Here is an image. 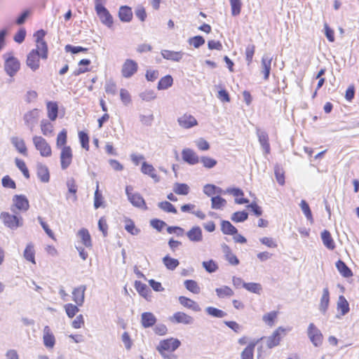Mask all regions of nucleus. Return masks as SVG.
<instances>
[{
  "label": "nucleus",
  "instance_id": "37",
  "mask_svg": "<svg viewBox=\"0 0 359 359\" xmlns=\"http://www.w3.org/2000/svg\"><path fill=\"white\" fill-rule=\"evenodd\" d=\"M221 231L226 235H235L237 233V229L230 222L222 220L221 222Z\"/></svg>",
  "mask_w": 359,
  "mask_h": 359
},
{
  "label": "nucleus",
  "instance_id": "17",
  "mask_svg": "<svg viewBox=\"0 0 359 359\" xmlns=\"http://www.w3.org/2000/svg\"><path fill=\"white\" fill-rule=\"evenodd\" d=\"M43 341L48 348H53L55 344V338L49 326L44 327L43 330Z\"/></svg>",
  "mask_w": 359,
  "mask_h": 359
},
{
  "label": "nucleus",
  "instance_id": "25",
  "mask_svg": "<svg viewBox=\"0 0 359 359\" xmlns=\"http://www.w3.org/2000/svg\"><path fill=\"white\" fill-rule=\"evenodd\" d=\"M257 135L263 150L266 154H269L270 152V145L269 143V137L267 133L265 131L257 129Z\"/></svg>",
  "mask_w": 359,
  "mask_h": 359
},
{
  "label": "nucleus",
  "instance_id": "38",
  "mask_svg": "<svg viewBox=\"0 0 359 359\" xmlns=\"http://www.w3.org/2000/svg\"><path fill=\"white\" fill-rule=\"evenodd\" d=\"M336 267L339 272L345 278H349L353 276L351 269L341 260H339L336 263Z\"/></svg>",
  "mask_w": 359,
  "mask_h": 359
},
{
  "label": "nucleus",
  "instance_id": "61",
  "mask_svg": "<svg viewBox=\"0 0 359 359\" xmlns=\"http://www.w3.org/2000/svg\"><path fill=\"white\" fill-rule=\"evenodd\" d=\"M140 98L143 101L150 102L156 97V95L153 90H147L140 94Z\"/></svg>",
  "mask_w": 359,
  "mask_h": 359
},
{
  "label": "nucleus",
  "instance_id": "56",
  "mask_svg": "<svg viewBox=\"0 0 359 359\" xmlns=\"http://www.w3.org/2000/svg\"><path fill=\"white\" fill-rule=\"evenodd\" d=\"M158 207L166 212L177 213V210L172 204L168 201H163L158 203Z\"/></svg>",
  "mask_w": 359,
  "mask_h": 359
},
{
  "label": "nucleus",
  "instance_id": "41",
  "mask_svg": "<svg viewBox=\"0 0 359 359\" xmlns=\"http://www.w3.org/2000/svg\"><path fill=\"white\" fill-rule=\"evenodd\" d=\"M226 205V201L219 196L211 198V208L215 210L222 209Z\"/></svg>",
  "mask_w": 359,
  "mask_h": 359
},
{
  "label": "nucleus",
  "instance_id": "8",
  "mask_svg": "<svg viewBox=\"0 0 359 359\" xmlns=\"http://www.w3.org/2000/svg\"><path fill=\"white\" fill-rule=\"evenodd\" d=\"M308 337L316 347H318L322 345L323 341V336L320 330L313 324L310 323L307 329Z\"/></svg>",
  "mask_w": 359,
  "mask_h": 359
},
{
  "label": "nucleus",
  "instance_id": "59",
  "mask_svg": "<svg viewBox=\"0 0 359 359\" xmlns=\"http://www.w3.org/2000/svg\"><path fill=\"white\" fill-rule=\"evenodd\" d=\"M104 89L107 94L114 95L117 91L116 84L112 79H109L105 83Z\"/></svg>",
  "mask_w": 359,
  "mask_h": 359
},
{
  "label": "nucleus",
  "instance_id": "10",
  "mask_svg": "<svg viewBox=\"0 0 359 359\" xmlns=\"http://www.w3.org/2000/svg\"><path fill=\"white\" fill-rule=\"evenodd\" d=\"M138 69V64L132 59H126L121 67V75L123 78L129 79L135 75Z\"/></svg>",
  "mask_w": 359,
  "mask_h": 359
},
{
  "label": "nucleus",
  "instance_id": "30",
  "mask_svg": "<svg viewBox=\"0 0 359 359\" xmlns=\"http://www.w3.org/2000/svg\"><path fill=\"white\" fill-rule=\"evenodd\" d=\"M337 309L338 311H340L341 316H345L350 311L349 304L343 295H340L338 298Z\"/></svg>",
  "mask_w": 359,
  "mask_h": 359
},
{
  "label": "nucleus",
  "instance_id": "42",
  "mask_svg": "<svg viewBox=\"0 0 359 359\" xmlns=\"http://www.w3.org/2000/svg\"><path fill=\"white\" fill-rule=\"evenodd\" d=\"M173 79L170 75H166L162 77L158 81L157 88L158 90H165L168 89L172 85Z\"/></svg>",
  "mask_w": 359,
  "mask_h": 359
},
{
  "label": "nucleus",
  "instance_id": "34",
  "mask_svg": "<svg viewBox=\"0 0 359 359\" xmlns=\"http://www.w3.org/2000/svg\"><path fill=\"white\" fill-rule=\"evenodd\" d=\"M321 239L323 245L329 250H334L335 248V244L334 240L332 238V236L327 230H324L321 232Z\"/></svg>",
  "mask_w": 359,
  "mask_h": 359
},
{
  "label": "nucleus",
  "instance_id": "40",
  "mask_svg": "<svg viewBox=\"0 0 359 359\" xmlns=\"http://www.w3.org/2000/svg\"><path fill=\"white\" fill-rule=\"evenodd\" d=\"M135 287L136 290L139 292V294L144 298H147L151 293L150 289L147 287V285L144 283H142L140 281H135Z\"/></svg>",
  "mask_w": 359,
  "mask_h": 359
},
{
  "label": "nucleus",
  "instance_id": "18",
  "mask_svg": "<svg viewBox=\"0 0 359 359\" xmlns=\"http://www.w3.org/2000/svg\"><path fill=\"white\" fill-rule=\"evenodd\" d=\"M222 251L224 255L225 259L233 266H237L240 262L237 257L232 252L231 248L226 243L221 245Z\"/></svg>",
  "mask_w": 359,
  "mask_h": 359
},
{
  "label": "nucleus",
  "instance_id": "3",
  "mask_svg": "<svg viewBox=\"0 0 359 359\" xmlns=\"http://www.w3.org/2000/svg\"><path fill=\"white\" fill-rule=\"evenodd\" d=\"M4 59V71L11 77L15 76L20 70V61L11 53H6L3 55Z\"/></svg>",
  "mask_w": 359,
  "mask_h": 359
},
{
  "label": "nucleus",
  "instance_id": "2",
  "mask_svg": "<svg viewBox=\"0 0 359 359\" xmlns=\"http://www.w3.org/2000/svg\"><path fill=\"white\" fill-rule=\"evenodd\" d=\"M106 0H95V9L102 23L108 27H111L113 25V18L108 10L103 6Z\"/></svg>",
  "mask_w": 359,
  "mask_h": 359
},
{
  "label": "nucleus",
  "instance_id": "58",
  "mask_svg": "<svg viewBox=\"0 0 359 359\" xmlns=\"http://www.w3.org/2000/svg\"><path fill=\"white\" fill-rule=\"evenodd\" d=\"M15 162L16 166L22 172L25 177H26L27 179H29V170L26 166L25 161L16 158L15 160Z\"/></svg>",
  "mask_w": 359,
  "mask_h": 359
},
{
  "label": "nucleus",
  "instance_id": "53",
  "mask_svg": "<svg viewBox=\"0 0 359 359\" xmlns=\"http://www.w3.org/2000/svg\"><path fill=\"white\" fill-rule=\"evenodd\" d=\"M248 217V214L245 211H238L232 214L231 219L233 222H243Z\"/></svg>",
  "mask_w": 359,
  "mask_h": 359
},
{
  "label": "nucleus",
  "instance_id": "55",
  "mask_svg": "<svg viewBox=\"0 0 359 359\" xmlns=\"http://www.w3.org/2000/svg\"><path fill=\"white\" fill-rule=\"evenodd\" d=\"M67 143V130L63 129L61 132L57 135L56 140V147L57 148H62L66 146Z\"/></svg>",
  "mask_w": 359,
  "mask_h": 359
},
{
  "label": "nucleus",
  "instance_id": "63",
  "mask_svg": "<svg viewBox=\"0 0 359 359\" xmlns=\"http://www.w3.org/2000/svg\"><path fill=\"white\" fill-rule=\"evenodd\" d=\"M125 229L132 235H137L140 233V229L136 228L134 222L130 219L126 221Z\"/></svg>",
  "mask_w": 359,
  "mask_h": 359
},
{
  "label": "nucleus",
  "instance_id": "57",
  "mask_svg": "<svg viewBox=\"0 0 359 359\" xmlns=\"http://www.w3.org/2000/svg\"><path fill=\"white\" fill-rule=\"evenodd\" d=\"M300 207L307 219L310 221L311 223H312L313 219L311 209L308 203L304 200H302L300 203Z\"/></svg>",
  "mask_w": 359,
  "mask_h": 359
},
{
  "label": "nucleus",
  "instance_id": "12",
  "mask_svg": "<svg viewBox=\"0 0 359 359\" xmlns=\"http://www.w3.org/2000/svg\"><path fill=\"white\" fill-rule=\"evenodd\" d=\"M169 320L172 323L191 325L194 323V319L192 316H189L184 312L178 311L170 316Z\"/></svg>",
  "mask_w": 359,
  "mask_h": 359
},
{
  "label": "nucleus",
  "instance_id": "13",
  "mask_svg": "<svg viewBox=\"0 0 359 359\" xmlns=\"http://www.w3.org/2000/svg\"><path fill=\"white\" fill-rule=\"evenodd\" d=\"M86 285H81L73 289L72 300L77 306H83L85 301V292L86 290Z\"/></svg>",
  "mask_w": 359,
  "mask_h": 359
},
{
  "label": "nucleus",
  "instance_id": "48",
  "mask_svg": "<svg viewBox=\"0 0 359 359\" xmlns=\"http://www.w3.org/2000/svg\"><path fill=\"white\" fill-rule=\"evenodd\" d=\"M243 287L248 291L259 294L262 290V286L257 283H248L243 284Z\"/></svg>",
  "mask_w": 359,
  "mask_h": 359
},
{
  "label": "nucleus",
  "instance_id": "51",
  "mask_svg": "<svg viewBox=\"0 0 359 359\" xmlns=\"http://www.w3.org/2000/svg\"><path fill=\"white\" fill-rule=\"evenodd\" d=\"M79 306L73 304H67L64 306L65 311L69 318H72L79 311Z\"/></svg>",
  "mask_w": 359,
  "mask_h": 359
},
{
  "label": "nucleus",
  "instance_id": "27",
  "mask_svg": "<svg viewBox=\"0 0 359 359\" xmlns=\"http://www.w3.org/2000/svg\"><path fill=\"white\" fill-rule=\"evenodd\" d=\"M156 323V318L151 312H144L141 315V323L144 328L152 327Z\"/></svg>",
  "mask_w": 359,
  "mask_h": 359
},
{
  "label": "nucleus",
  "instance_id": "14",
  "mask_svg": "<svg viewBox=\"0 0 359 359\" xmlns=\"http://www.w3.org/2000/svg\"><path fill=\"white\" fill-rule=\"evenodd\" d=\"M177 123L180 127L184 129H189L198 125V121L195 117L187 113L177 118Z\"/></svg>",
  "mask_w": 359,
  "mask_h": 359
},
{
  "label": "nucleus",
  "instance_id": "52",
  "mask_svg": "<svg viewBox=\"0 0 359 359\" xmlns=\"http://www.w3.org/2000/svg\"><path fill=\"white\" fill-rule=\"evenodd\" d=\"M103 196L99 191V182H96V190L94 194V207L95 209L99 208L102 205Z\"/></svg>",
  "mask_w": 359,
  "mask_h": 359
},
{
  "label": "nucleus",
  "instance_id": "4",
  "mask_svg": "<svg viewBox=\"0 0 359 359\" xmlns=\"http://www.w3.org/2000/svg\"><path fill=\"white\" fill-rule=\"evenodd\" d=\"M32 142L35 149L42 157H50L52 155L51 147L43 137L34 135Z\"/></svg>",
  "mask_w": 359,
  "mask_h": 359
},
{
  "label": "nucleus",
  "instance_id": "23",
  "mask_svg": "<svg viewBox=\"0 0 359 359\" xmlns=\"http://www.w3.org/2000/svg\"><path fill=\"white\" fill-rule=\"evenodd\" d=\"M11 142L20 154L25 156H27V149L23 139L13 136L11 138Z\"/></svg>",
  "mask_w": 359,
  "mask_h": 359
},
{
  "label": "nucleus",
  "instance_id": "5",
  "mask_svg": "<svg viewBox=\"0 0 359 359\" xmlns=\"http://www.w3.org/2000/svg\"><path fill=\"white\" fill-rule=\"evenodd\" d=\"M0 219L6 226L11 229H16L17 228L22 226V221L21 217L16 215H11L6 212H2L0 215Z\"/></svg>",
  "mask_w": 359,
  "mask_h": 359
},
{
  "label": "nucleus",
  "instance_id": "50",
  "mask_svg": "<svg viewBox=\"0 0 359 359\" xmlns=\"http://www.w3.org/2000/svg\"><path fill=\"white\" fill-rule=\"evenodd\" d=\"M206 313L215 318H222L226 316V313L222 310L218 309L217 308L212 306H208L205 309Z\"/></svg>",
  "mask_w": 359,
  "mask_h": 359
},
{
  "label": "nucleus",
  "instance_id": "39",
  "mask_svg": "<svg viewBox=\"0 0 359 359\" xmlns=\"http://www.w3.org/2000/svg\"><path fill=\"white\" fill-rule=\"evenodd\" d=\"M24 257L27 261L35 264V251L34 248V245L32 243H29L27 245L25 250L24 251Z\"/></svg>",
  "mask_w": 359,
  "mask_h": 359
},
{
  "label": "nucleus",
  "instance_id": "45",
  "mask_svg": "<svg viewBox=\"0 0 359 359\" xmlns=\"http://www.w3.org/2000/svg\"><path fill=\"white\" fill-rule=\"evenodd\" d=\"M189 187L184 183H175L173 186V191L178 195H187L189 192Z\"/></svg>",
  "mask_w": 359,
  "mask_h": 359
},
{
  "label": "nucleus",
  "instance_id": "9",
  "mask_svg": "<svg viewBox=\"0 0 359 359\" xmlns=\"http://www.w3.org/2000/svg\"><path fill=\"white\" fill-rule=\"evenodd\" d=\"M39 116L40 111L38 109H31L23 115L25 125L30 130V131H33L34 127L38 123Z\"/></svg>",
  "mask_w": 359,
  "mask_h": 359
},
{
  "label": "nucleus",
  "instance_id": "44",
  "mask_svg": "<svg viewBox=\"0 0 359 359\" xmlns=\"http://www.w3.org/2000/svg\"><path fill=\"white\" fill-rule=\"evenodd\" d=\"M215 292L219 298L229 297L234 294L231 288L226 285L217 288Z\"/></svg>",
  "mask_w": 359,
  "mask_h": 359
},
{
  "label": "nucleus",
  "instance_id": "1",
  "mask_svg": "<svg viewBox=\"0 0 359 359\" xmlns=\"http://www.w3.org/2000/svg\"><path fill=\"white\" fill-rule=\"evenodd\" d=\"M291 327H278L273 333L267 337H262L261 340H265L266 346L272 348L279 345L281 339L286 334L287 332L291 330Z\"/></svg>",
  "mask_w": 359,
  "mask_h": 359
},
{
  "label": "nucleus",
  "instance_id": "29",
  "mask_svg": "<svg viewBox=\"0 0 359 359\" xmlns=\"http://www.w3.org/2000/svg\"><path fill=\"white\" fill-rule=\"evenodd\" d=\"M272 57L268 55H264L262 58V68L264 74V80H268L271 65Z\"/></svg>",
  "mask_w": 359,
  "mask_h": 359
},
{
  "label": "nucleus",
  "instance_id": "19",
  "mask_svg": "<svg viewBox=\"0 0 359 359\" xmlns=\"http://www.w3.org/2000/svg\"><path fill=\"white\" fill-rule=\"evenodd\" d=\"M141 172L144 175H149L156 183L160 181V177L156 173V169L154 167L146 161H144L142 164Z\"/></svg>",
  "mask_w": 359,
  "mask_h": 359
},
{
  "label": "nucleus",
  "instance_id": "33",
  "mask_svg": "<svg viewBox=\"0 0 359 359\" xmlns=\"http://www.w3.org/2000/svg\"><path fill=\"white\" fill-rule=\"evenodd\" d=\"M41 133L46 137L53 135V125L47 119H42L40 123Z\"/></svg>",
  "mask_w": 359,
  "mask_h": 359
},
{
  "label": "nucleus",
  "instance_id": "16",
  "mask_svg": "<svg viewBox=\"0 0 359 359\" xmlns=\"http://www.w3.org/2000/svg\"><path fill=\"white\" fill-rule=\"evenodd\" d=\"M182 160L189 165H195L199 162V157L191 149L186 148L182 151Z\"/></svg>",
  "mask_w": 359,
  "mask_h": 359
},
{
  "label": "nucleus",
  "instance_id": "15",
  "mask_svg": "<svg viewBox=\"0 0 359 359\" xmlns=\"http://www.w3.org/2000/svg\"><path fill=\"white\" fill-rule=\"evenodd\" d=\"M40 58L41 55L36 53V50H31L27 56L26 65L35 72L40 67Z\"/></svg>",
  "mask_w": 359,
  "mask_h": 359
},
{
  "label": "nucleus",
  "instance_id": "22",
  "mask_svg": "<svg viewBox=\"0 0 359 359\" xmlns=\"http://www.w3.org/2000/svg\"><path fill=\"white\" fill-rule=\"evenodd\" d=\"M184 55V53L182 51H174L170 50H163L161 51V55L164 59L173 62H180L182 59Z\"/></svg>",
  "mask_w": 359,
  "mask_h": 359
},
{
  "label": "nucleus",
  "instance_id": "26",
  "mask_svg": "<svg viewBox=\"0 0 359 359\" xmlns=\"http://www.w3.org/2000/svg\"><path fill=\"white\" fill-rule=\"evenodd\" d=\"M47 116L50 121L56 120L58 114V105L56 102L48 101L46 102Z\"/></svg>",
  "mask_w": 359,
  "mask_h": 359
},
{
  "label": "nucleus",
  "instance_id": "24",
  "mask_svg": "<svg viewBox=\"0 0 359 359\" xmlns=\"http://www.w3.org/2000/svg\"><path fill=\"white\" fill-rule=\"evenodd\" d=\"M330 304V292L327 287L323 290V294L319 304V310L323 314H325Z\"/></svg>",
  "mask_w": 359,
  "mask_h": 359
},
{
  "label": "nucleus",
  "instance_id": "6",
  "mask_svg": "<svg viewBox=\"0 0 359 359\" xmlns=\"http://www.w3.org/2000/svg\"><path fill=\"white\" fill-rule=\"evenodd\" d=\"M181 342L179 339L175 338H170L161 340L156 347L159 353H165V351L173 352L179 348Z\"/></svg>",
  "mask_w": 359,
  "mask_h": 359
},
{
  "label": "nucleus",
  "instance_id": "32",
  "mask_svg": "<svg viewBox=\"0 0 359 359\" xmlns=\"http://www.w3.org/2000/svg\"><path fill=\"white\" fill-rule=\"evenodd\" d=\"M36 172L38 177L42 182H48L50 180L49 171L45 165L38 163L36 165Z\"/></svg>",
  "mask_w": 359,
  "mask_h": 359
},
{
  "label": "nucleus",
  "instance_id": "47",
  "mask_svg": "<svg viewBox=\"0 0 359 359\" xmlns=\"http://www.w3.org/2000/svg\"><path fill=\"white\" fill-rule=\"evenodd\" d=\"M277 311H271L264 314L262 316V320L269 327H272L275 324V320L277 318Z\"/></svg>",
  "mask_w": 359,
  "mask_h": 359
},
{
  "label": "nucleus",
  "instance_id": "11",
  "mask_svg": "<svg viewBox=\"0 0 359 359\" xmlns=\"http://www.w3.org/2000/svg\"><path fill=\"white\" fill-rule=\"evenodd\" d=\"M73 158L72 151L70 147H63L61 148L60 165L62 170H66L72 163Z\"/></svg>",
  "mask_w": 359,
  "mask_h": 359
},
{
  "label": "nucleus",
  "instance_id": "60",
  "mask_svg": "<svg viewBox=\"0 0 359 359\" xmlns=\"http://www.w3.org/2000/svg\"><path fill=\"white\" fill-rule=\"evenodd\" d=\"M203 266L208 273H214L218 269L217 264L212 259L202 263Z\"/></svg>",
  "mask_w": 359,
  "mask_h": 359
},
{
  "label": "nucleus",
  "instance_id": "31",
  "mask_svg": "<svg viewBox=\"0 0 359 359\" xmlns=\"http://www.w3.org/2000/svg\"><path fill=\"white\" fill-rule=\"evenodd\" d=\"M179 302L184 307L191 309L194 311H200L201 307L194 300L184 296L179 297Z\"/></svg>",
  "mask_w": 359,
  "mask_h": 359
},
{
  "label": "nucleus",
  "instance_id": "43",
  "mask_svg": "<svg viewBox=\"0 0 359 359\" xmlns=\"http://www.w3.org/2000/svg\"><path fill=\"white\" fill-rule=\"evenodd\" d=\"M78 236L80 237V238L81 239V242L86 247H91V238L90 233L87 229H82L79 230L78 232Z\"/></svg>",
  "mask_w": 359,
  "mask_h": 359
},
{
  "label": "nucleus",
  "instance_id": "7",
  "mask_svg": "<svg viewBox=\"0 0 359 359\" xmlns=\"http://www.w3.org/2000/svg\"><path fill=\"white\" fill-rule=\"evenodd\" d=\"M133 187L127 186L126 187V194L128 196V201L133 204V205L147 210V207L142 196L138 193H133Z\"/></svg>",
  "mask_w": 359,
  "mask_h": 359
},
{
  "label": "nucleus",
  "instance_id": "35",
  "mask_svg": "<svg viewBox=\"0 0 359 359\" xmlns=\"http://www.w3.org/2000/svg\"><path fill=\"white\" fill-rule=\"evenodd\" d=\"M118 17L122 22H130L133 18V12L131 8L126 6H121L118 11Z\"/></svg>",
  "mask_w": 359,
  "mask_h": 359
},
{
  "label": "nucleus",
  "instance_id": "46",
  "mask_svg": "<svg viewBox=\"0 0 359 359\" xmlns=\"http://www.w3.org/2000/svg\"><path fill=\"white\" fill-rule=\"evenodd\" d=\"M163 263L168 269L172 271L175 269L180 264L177 259L172 258L168 255H166L163 258Z\"/></svg>",
  "mask_w": 359,
  "mask_h": 359
},
{
  "label": "nucleus",
  "instance_id": "21",
  "mask_svg": "<svg viewBox=\"0 0 359 359\" xmlns=\"http://www.w3.org/2000/svg\"><path fill=\"white\" fill-rule=\"evenodd\" d=\"M15 207L22 211H27L29 209V201L23 195H15L13 198Z\"/></svg>",
  "mask_w": 359,
  "mask_h": 359
},
{
  "label": "nucleus",
  "instance_id": "64",
  "mask_svg": "<svg viewBox=\"0 0 359 359\" xmlns=\"http://www.w3.org/2000/svg\"><path fill=\"white\" fill-rule=\"evenodd\" d=\"M200 161L203 163V166L207 168H212L217 164L216 160L208 156H203Z\"/></svg>",
  "mask_w": 359,
  "mask_h": 359
},
{
  "label": "nucleus",
  "instance_id": "36",
  "mask_svg": "<svg viewBox=\"0 0 359 359\" xmlns=\"http://www.w3.org/2000/svg\"><path fill=\"white\" fill-rule=\"evenodd\" d=\"M32 50H36V53L41 55V58L46 60L48 58V45L45 41H39L36 42V48Z\"/></svg>",
  "mask_w": 359,
  "mask_h": 359
},
{
  "label": "nucleus",
  "instance_id": "28",
  "mask_svg": "<svg viewBox=\"0 0 359 359\" xmlns=\"http://www.w3.org/2000/svg\"><path fill=\"white\" fill-rule=\"evenodd\" d=\"M67 187L68 188V192L70 195H67V199H72L73 202H76L77 201V185L74 179L70 178L67 181Z\"/></svg>",
  "mask_w": 359,
  "mask_h": 359
},
{
  "label": "nucleus",
  "instance_id": "62",
  "mask_svg": "<svg viewBox=\"0 0 359 359\" xmlns=\"http://www.w3.org/2000/svg\"><path fill=\"white\" fill-rule=\"evenodd\" d=\"M229 1L231 8V14L233 16L239 15L241 9V0H229Z\"/></svg>",
  "mask_w": 359,
  "mask_h": 359
},
{
  "label": "nucleus",
  "instance_id": "49",
  "mask_svg": "<svg viewBox=\"0 0 359 359\" xmlns=\"http://www.w3.org/2000/svg\"><path fill=\"white\" fill-rule=\"evenodd\" d=\"M256 342L250 343L241 353V359H253V351Z\"/></svg>",
  "mask_w": 359,
  "mask_h": 359
},
{
  "label": "nucleus",
  "instance_id": "20",
  "mask_svg": "<svg viewBox=\"0 0 359 359\" xmlns=\"http://www.w3.org/2000/svg\"><path fill=\"white\" fill-rule=\"evenodd\" d=\"M186 234L189 240L191 242L199 243L203 241L202 230L198 226H193Z\"/></svg>",
  "mask_w": 359,
  "mask_h": 359
},
{
  "label": "nucleus",
  "instance_id": "54",
  "mask_svg": "<svg viewBox=\"0 0 359 359\" xmlns=\"http://www.w3.org/2000/svg\"><path fill=\"white\" fill-rule=\"evenodd\" d=\"M185 287L190 292L194 294H198L200 292V287L198 283L193 280H187L184 281Z\"/></svg>",
  "mask_w": 359,
  "mask_h": 359
}]
</instances>
